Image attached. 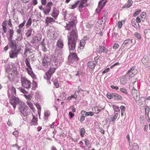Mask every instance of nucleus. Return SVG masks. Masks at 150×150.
<instances>
[{"instance_id": "nucleus-60", "label": "nucleus", "mask_w": 150, "mask_h": 150, "mask_svg": "<svg viewBox=\"0 0 150 150\" xmlns=\"http://www.w3.org/2000/svg\"><path fill=\"white\" fill-rule=\"evenodd\" d=\"M69 117L71 119L74 116V114L71 111H70L69 112Z\"/></svg>"}, {"instance_id": "nucleus-48", "label": "nucleus", "mask_w": 150, "mask_h": 150, "mask_svg": "<svg viewBox=\"0 0 150 150\" xmlns=\"http://www.w3.org/2000/svg\"><path fill=\"white\" fill-rule=\"evenodd\" d=\"M141 11V9H138L137 11H136L134 13L133 16L135 17L138 15L139 13Z\"/></svg>"}, {"instance_id": "nucleus-7", "label": "nucleus", "mask_w": 150, "mask_h": 150, "mask_svg": "<svg viewBox=\"0 0 150 150\" xmlns=\"http://www.w3.org/2000/svg\"><path fill=\"white\" fill-rule=\"evenodd\" d=\"M21 83L22 86L24 88H29L31 87L30 81L24 77H21Z\"/></svg>"}, {"instance_id": "nucleus-43", "label": "nucleus", "mask_w": 150, "mask_h": 150, "mask_svg": "<svg viewBox=\"0 0 150 150\" xmlns=\"http://www.w3.org/2000/svg\"><path fill=\"white\" fill-rule=\"evenodd\" d=\"M118 115V114L117 113H116L115 114L114 116L112 118L111 117V119L112 118V121L113 122H114L115 121L116 119L117 118Z\"/></svg>"}, {"instance_id": "nucleus-18", "label": "nucleus", "mask_w": 150, "mask_h": 150, "mask_svg": "<svg viewBox=\"0 0 150 150\" xmlns=\"http://www.w3.org/2000/svg\"><path fill=\"white\" fill-rule=\"evenodd\" d=\"M59 14V10L55 7H54L52 12V13L51 14L52 16L54 18L57 17Z\"/></svg>"}, {"instance_id": "nucleus-37", "label": "nucleus", "mask_w": 150, "mask_h": 150, "mask_svg": "<svg viewBox=\"0 0 150 150\" xmlns=\"http://www.w3.org/2000/svg\"><path fill=\"white\" fill-rule=\"evenodd\" d=\"M25 62L26 66L28 67V68H29L30 69L32 70V68L30 65L29 62L27 58L25 59Z\"/></svg>"}, {"instance_id": "nucleus-23", "label": "nucleus", "mask_w": 150, "mask_h": 150, "mask_svg": "<svg viewBox=\"0 0 150 150\" xmlns=\"http://www.w3.org/2000/svg\"><path fill=\"white\" fill-rule=\"evenodd\" d=\"M87 66L90 68L93 69L95 67L96 64L93 61H89L87 64Z\"/></svg>"}, {"instance_id": "nucleus-28", "label": "nucleus", "mask_w": 150, "mask_h": 150, "mask_svg": "<svg viewBox=\"0 0 150 150\" xmlns=\"http://www.w3.org/2000/svg\"><path fill=\"white\" fill-rule=\"evenodd\" d=\"M10 90L11 91V95H14V96H16V89L15 88H14L13 86H11V87H10L9 89L8 90V91L9 90Z\"/></svg>"}, {"instance_id": "nucleus-40", "label": "nucleus", "mask_w": 150, "mask_h": 150, "mask_svg": "<svg viewBox=\"0 0 150 150\" xmlns=\"http://www.w3.org/2000/svg\"><path fill=\"white\" fill-rule=\"evenodd\" d=\"M136 67L134 66H133L132 67L129 69V70L128 71H127V73L129 74H131V75L132 76L133 73L132 72V71L134 70L135 68Z\"/></svg>"}, {"instance_id": "nucleus-20", "label": "nucleus", "mask_w": 150, "mask_h": 150, "mask_svg": "<svg viewBox=\"0 0 150 150\" xmlns=\"http://www.w3.org/2000/svg\"><path fill=\"white\" fill-rule=\"evenodd\" d=\"M108 1H107L106 0L105 1L104 0H100L99 1L98 5H99V7L101 8L100 9V10L101 8H103Z\"/></svg>"}, {"instance_id": "nucleus-17", "label": "nucleus", "mask_w": 150, "mask_h": 150, "mask_svg": "<svg viewBox=\"0 0 150 150\" xmlns=\"http://www.w3.org/2000/svg\"><path fill=\"white\" fill-rule=\"evenodd\" d=\"M88 0H81L80 4L79 6V8L80 9H82L85 7L87 6V1ZM80 11H81L79 10Z\"/></svg>"}, {"instance_id": "nucleus-10", "label": "nucleus", "mask_w": 150, "mask_h": 150, "mask_svg": "<svg viewBox=\"0 0 150 150\" xmlns=\"http://www.w3.org/2000/svg\"><path fill=\"white\" fill-rule=\"evenodd\" d=\"M50 58V59L47 55H45L42 58V65L46 67H48L50 65L51 62Z\"/></svg>"}, {"instance_id": "nucleus-51", "label": "nucleus", "mask_w": 150, "mask_h": 150, "mask_svg": "<svg viewBox=\"0 0 150 150\" xmlns=\"http://www.w3.org/2000/svg\"><path fill=\"white\" fill-rule=\"evenodd\" d=\"M21 92L25 94L27 93L28 92L26 91L23 88H19Z\"/></svg>"}, {"instance_id": "nucleus-16", "label": "nucleus", "mask_w": 150, "mask_h": 150, "mask_svg": "<svg viewBox=\"0 0 150 150\" xmlns=\"http://www.w3.org/2000/svg\"><path fill=\"white\" fill-rule=\"evenodd\" d=\"M132 77L131 74H129L127 73L125 75L124 78L122 79L120 81V83L123 85H125L126 83L129 79Z\"/></svg>"}, {"instance_id": "nucleus-33", "label": "nucleus", "mask_w": 150, "mask_h": 150, "mask_svg": "<svg viewBox=\"0 0 150 150\" xmlns=\"http://www.w3.org/2000/svg\"><path fill=\"white\" fill-rule=\"evenodd\" d=\"M4 67L6 72H7L8 70L11 69V68L10 67L9 64H6Z\"/></svg>"}, {"instance_id": "nucleus-24", "label": "nucleus", "mask_w": 150, "mask_h": 150, "mask_svg": "<svg viewBox=\"0 0 150 150\" xmlns=\"http://www.w3.org/2000/svg\"><path fill=\"white\" fill-rule=\"evenodd\" d=\"M144 32L146 38L148 39L150 38V30L149 29H146L144 30Z\"/></svg>"}, {"instance_id": "nucleus-11", "label": "nucleus", "mask_w": 150, "mask_h": 150, "mask_svg": "<svg viewBox=\"0 0 150 150\" xmlns=\"http://www.w3.org/2000/svg\"><path fill=\"white\" fill-rule=\"evenodd\" d=\"M142 62L144 65L145 68L150 66V61L149 60L148 57L146 55H144L142 59Z\"/></svg>"}, {"instance_id": "nucleus-50", "label": "nucleus", "mask_w": 150, "mask_h": 150, "mask_svg": "<svg viewBox=\"0 0 150 150\" xmlns=\"http://www.w3.org/2000/svg\"><path fill=\"white\" fill-rule=\"evenodd\" d=\"M134 35L138 39H140L141 38V35L138 33L135 32L134 34Z\"/></svg>"}, {"instance_id": "nucleus-25", "label": "nucleus", "mask_w": 150, "mask_h": 150, "mask_svg": "<svg viewBox=\"0 0 150 150\" xmlns=\"http://www.w3.org/2000/svg\"><path fill=\"white\" fill-rule=\"evenodd\" d=\"M81 2V0H78L76 1L74 4L71 5V7L70 8L71 9H74L76 8L78 6H79V3Z\"/></svg>"}, {"instance_id": "nucleus-6", "label": "nucleus", "mask_w": 150, "mask_h": 150, "mask_svg": "<svg viewBox=\"0 0 150 150\" xmlns=\"http://www.w3.org/2000/svg\"><path fill=\"white\" fill-rule=\"evenodd\" d=\"M48 68H49V70L45 73L44 76V78L48 80H49L52 74L55 72L56 69V68L53 67H50Z\"/></svg>"}, {"instance_id": "nucleus-2", "label": "nucleus", "mask_w": 150, "mask_h": 150, "mask_svg": "<svg viewBox=\"0 0 150 150\" xmlns=\"http://www.w3.org/2000/svg\"><path fill=\"white\" fill-rule=\"evenodd\" d=\"M76 47H75V51L70 50V49L69 48L70 54L68 56V62L70 64H76L77 63V62L79 59L75 52L76 51Z\"/></svg>"}, {"instance_id": "nucleus-54", "label": "nucleus", "mask_w": 150, "mask_h": 150, "mask_svg": "<svg viewBox=\"0 0 150 150\" xmlns=\"http://www.w3.org/2000/svg\"><path fill=\"white\" fill-rule=\"evenodd\" d=\"M25 21L24 20L23 21V22L20 24L18 26V27L20 28H22L24 25L25 23Z\"/></svg>"}, {"instance_id": "nucleus-56", "label": "nucleus", "mask_w": 150, "mask_h": 150, "mask_svg": "<svg viewBox=\"0 0 150 150\" xmlns=\"http://www.w3.org/2000/svg\"><path fill=\"white\" fill-rule=\"evenodd\" d=\"M37 84L36 82H35L34 81H33V84L32 85L33 88H35L36 87H37Z\"/></svg>"}, {"instance_id": "nucleus-4", "label": "nucleus", "mask_w": 150, "mask_h": 150, "mask_svg": "<svg viewBox=\"0 0 150 150\" xmlns=\"http://www.w3.org/2000/svg\"><path fill=\"white\" fill-rule=\"evenodd\" d=\"M8 95L11 104H19V105H21V103H23L19 99L18 97H16V96L14 95H11L8 92Z\"/></svg>"}, {"instance_id": "nucleus-55", "label": "nucleus", "mask_w": 150, "mask_h": 150, "mask_svg": "<svg viewBox=\"0 0 150 150\" xmlns=\"http://www.w3.org/2000/svg\"><path fill=\"white\" fill-rule=\"evenodd\" d=\"M120 90L122 92L125 93V94H127V92L125 88H121L120 89Z\"/></svg>"}, {"instance_id": "nucleus-13", "label": "nucleus", "mask_w": 150, "mask_h": 150, "mask_svg": "<svg viewBox=\"0 0 150 150\" xmlns=\"http://www.w3.org/2000/svg\"><path fill=\"white\" fill-rule=\"evenodd\" d=\"M52 4H53L52 1L48 2L47 3L46 6V7L44 8L43 12L45 14L47 15V14H48L50 12L51 6L52 5Z\"/></svg>"}, {"instance_id": "nucleus-64", "label": "nucleus", "mask_w": 150, "mask_h": 150, "mask_svg": "<svg viewBox=\"0 0 150 150\" xmlns=\"http://www.w3.org/2000/svg\"><path fill=\"white\" fill-rule=\"evenodd\" d=\"M120 109L121 110V112H124L125 110V107L123 105H121L120 107Z\"/></svg>"}, {"instance_id": "nucleus-63", "label": "nucleus", "mask_w": 150, "mask_h": 150, "mask_svg": "<svg viewBox=\"0 0 150 150\" xmlns=\"http://www.w3.org/2000/svg\"><path fill=\"white\" fill-rule=\"evenodd\" d=\"M122 22L120 21H119L117 24L118 27L119 28H122Z\"/></svg>"}, {"instance_id": "nucleus-15", "label": "nucleus", "mask_w": 150, "mask_h": 150, "mask_svg": "<svg viewBox=\"0 0 150 150\" xmlns=\"http://www.w3.org/2000/svg\"><path fill=\"white\" fill-rule=\"evenodd\" d=\"M76 25L73 22L72 23L69 22L68 23H66V25L64 27L66 30L69 31L73 30L74 28H76Z\"/></svg>"}, {"instance_id": "nucleus-32", "label": "nucleus", "mask_w": 150, "mask_h": 150, "mask_svg": "<svg viewBox=\"0 0 150 150\" xmlns=\"http://www.w3.org/2000/svg\"><path fill=\"white\" fill-rule=\"evenodd\" d=\"M81 114L82 115L80 117V118L79 120V121L81 123L83 122L85 120V117L84 113L83 112H82V110L81 111Z\"/></svg>"}, {"instance_id": "nucleus-1", "label": "nucleus", "mask_w": 150, "mask_h": 150, "mask_svg": "<svg viewBox=\"0 0 150 150\" xmlns=\"http://www.w3.org/2000/svg\"><path fill=\"white\" fill-rule=\"evenodd\" d=\"M70 32L68 37V45L70 50L75 51V47H76V43L78 38V31L76 28Z\"/></svg>"}, {"instance_id": "nucleus-14", "label": "nucleus", "mask_w": 150, "mask_h": 150, "mask_svg": "<svg viewBox=\"0 0 150 150\" xmlns=\"http://www.w3.org/2000/svg\"><path fill=\"white\" fill-rule=\"evenodd\" d=\"M56 46L57 47L56 49V52L60 50H61L63 48L64 44L63 42V41L62 40L60 39L57 41Z\"/></svg>"}, {"instance_id": "nucleus-22", "label": "nucleus", "mask_w": 150, "mask_h": 150, "mask_svg": "<svg viewBox=\"0 0 150 150\" xmlns=\"http://www.w3.org/2000/svg\"><path fill=\"white\" fill-rule=\"evenodd\" d=\"M82 112L84 114L85 116L86 117L88 116H92L94 115L93 112L91 111L88 112L85 110H82Z\"/></svg>"}, {"instance_id": "nucleus-35", "label": "nucleus", "mask_w": 150, "mask_h": 150, "mask_svg": "<svg viewBox=\"0 0 150 150\" xmlns=\"http://www.w3.org/2000/svg\"><path fill=\"white\" fill-rule=\"evenodd\" d=\"M80 133L81 136V137H83L84 136V134L85 133V130L84 128H81V129L80 131Z\"/></svg>"}, {"instance_id": "nucleus-12", "label": "nucleus", "mask_w": 150, "mask_h": 150, "mask_svg": "<svg viewBox=\"0 0 150 150\" xmlns=\"http://www.w3.org/2000/svg\"><path fill=\"white\" fill-rule=\"evenodd\" d=\"M8 45L10 48L12 49H16L17 48V45L18 42H16V40H14L12 39H11L8 40Z\"/></svg>"}, {"instance_id": "nucleus-3", "label": "nucleus", "mask_w": 150, "mask_h": 150, "mask_svg": "<svg viewBox=\"0 0 150 150\" xmlns=\"http://www.w3.org/2000/svg\"><path fill=\"white\" fill-rule=\"evenodd\" d=\"M19 108L20 112L24 117L27 116L28 115L30 114L31 111L24 103H22L21 105H19Z\"/></svg>"}, {"instance_id": "nucleus-53", "label": "nucleus", "mask_w": 150, "mask_h": 150, "mask_svg": "<svg viewBox=\"0 0 150 150\" xmlns=\"http://www.w3.org/2000/svg\"><path fill=\"white\" fill-rule=\"evenodd\" d=\"M137 23L136 22L135 19L134 18L132 19L131 22V23L132 25L134 27V25H136L137 24Z\"/></svg>"}, {"instance_id": "nucleus-26", "label": "nucleus", "mask_w": 150, "mask_h": 150, "mask_svg": "<svg viewBox=\"0 0 150 150\" xmlns=\"http://www.w3.org/2000/svg\"><path fill=\"white\" fill-rule=\"evenodd\" d=\"M132 0H129L127 4L122 7L123 8H129L132 4Z\"/></svg>"}, {"instance_id": "nucleus-36", "label": "nucleus", "mask_w": 150, "mask_h": 150, "mask_svg": "<svg viewBox=\"0 0 150 150\" xmlns=\"http://www.w3.org/2000/svg\"><path fill=\"white\" fill-rule=\"evenodd\" d=\"M99 106L98 107L97 106L94 107H93L92 108V110L93 111V112L95 111V112H95L96 114L98 113L99 112H100L101 111V110L100 109H98V108L97 109V110H96V109L97 108H99Z\"/></svg>"}, {"instance_id": "nucleus-61", "label": "nucleus", "mask_w": 150, "mask_h": 150, "mask_svg": "<svg viewBox=\"0 0 150 150\" xmlns=\"http://www.w3.org/2000/svg\"><path fill=\"white\" fill-rule=\"evenodd\" d=\"M8 24L9 25V27L11 28L13 27V25L12 24L11 20V19H9L8 21Z\"/></svg>"}, {"instance_id": "nucleus-57", "label": "nucleus", "mask_w": 150, "mask_h": 150, "mask_svg": "<svg viewBox=\"0 0 150 150\" xmlns=\"http://www.w3.org/2000/svg\"><path fill=\"white\" fill-rule=\"evenodd\" d=\"M24 96L25 97V98L29 100H30V98H32V96H31V95L29 94L28 95H24Z\"/></svg>"}, {"instance_id": "nucleus-8", "label": "nucleus", "mask_w": 150, "mask_h": 150, "mask_svg": "<svg viewBox=\"0 0 150 150\" xmlns=\"http://www.w3.org/2000/svg\"><path fill=\"white\" fill-rule=\"evenodd\" d=\"M106 96L109 99L112 98H114L117 100H122V97L121 95L116 93H108L107 94Z\"/></svg>"}, {"instance_id": "nucleus-39", "label": "nucleus", "mask_w": 150, "mask_h": 150, "mask_svg": "<svg viewBox=\"0 0 150 150\" xmlns=\"http://www.w3.org/2000/svg\"><path fill=\"white\" fill-rule=\"evenodd\" d=\"M85 41H84V40H83V39L81 40L80 41L79 47H82L83 48L84 47L85 44Z\"/></svg>"}, {"instance_id": "nucleus-21", "label": "nucleus", "mask_w": 150, "mask_h": 150, "mask_svg": "<svg viewBox=\"0 0 150 150\" xmlns=\"http://www.w3.org/2000/svg\"><path fill=\"white\" fill-rule=\"evenodd\" d=\"M8 32L9 33V37L7 38L8 40L12 39L13 38V36L14 33V31L12 29H10L9 28L8 29Z\"/></svg>"}, {"instance_id": "nucleus-59", "label": "nucleus", "mask_w": 150, "mask_h": 150, "mask_svg": "<svg viewBox=\"0 0 150 150\" xmlns=\"http://www.w3.org/2000/svg\"><path fill=\"white\" fill-rule=\"evenodd\" d=\"M141 18H140L139 17H137L136 18V22L137 23V25H138L139 26V24L138 23H139L141 22Z\"/></svg>"}, {"instance_id": "nucleus-41", "label": "nucleus", "mask_w": 150, "mask_h": 150, "mask_svg": "<svg viewBox=\"0 0 150 150\" xmlns=\"http://www.w3.org/2000/svg\"><path fill=\"white\" fill-rule=\"evenodd\" d=\"M112 107L115 111L118 112L120 111V109L118 106L113 105Z\"/></svg>"}, {"instance_id": "nucleus-62", "label": "nucleus", "mask_w": 150, "mask_h": 150, "mask_svg": "<svg viewBox=\"0 0 150 150\" xmlns=\"http://www.w3.org/2000/svg\"><path fill=\"white\" fill-rule=\"evenodd\" d=\"M100 8H101L99 7V5H98V8L96 10V11L98 13H100L101 10L103 9L101 8V9L100 10Z\"/></svg>"}, {"instance_id": "nucleus-29", "label": "nucleus", "mask_w": 150, "mask_h": 150, "mask_svg": "<svg viewBox=\"0 0 150 150\" xmlns=\"http://www.w3.org/2000/svg\"><path fill=\"white\" fill-rule=\"evenodd\" d=\"M32 30V28H30L27 30V32L25 33V35L28 38L31 36Z\"/></svg>"}, {"instance_id": "nucleus-44", "label": "nucleus", "mask_w": 150, "mask_h": 150, "mask_svg": "<svg viewBox=\"0 0 150 150\" xmlns=\"http://www.w3.org/2000/svg\"><path fill=\"white\" fill-rule=\"evenodd\" d=\"M133 149L134 150H138L139 149V146L136 143H134L133 145Z\"/></svg>"}, {"instance_id": "nucleus-27", "label": "nucleus", "mask_w": 150, "mask_h": 150, "mask_svg": "<svg viewBox=\"0 0 150 150\" xmlns=\"http://www.w3.org/2000/svg\"><path fill=\"white\" fill-rule=\"evenodd\" d=\"M52 81L53 82L54 86L56 88H58L59 87V83L57 79H52Z\"/></svg>"}, {"instance_id": "nucleus-34", "label": "nucleus", "mask_w": 150, "mask_h": 150, "mask_svg": "<svg viewBox=\"0 0 150 150\" xmlns=\"http://www.w3.org/2000/svg\"><path fill=\"white\" fill-rule=\"evenodd\" d=\"M132 42V39H128L125 40L123 42V44L125 45H127V44H131V43Z\"/></svg>"}, {"instance_id": "nucleus-38", "label": "nucleus", "mask_w": 150, "mask_h": 150, "mask_svg": "<svg viewBox=\"0 0 150 150\" xmlns=\"http://www.w3.org/2000/svg\"><path fill=\"white\" fill-rule=\"evenodd\" d=\"M60 97L62 99L65 100L66 98V94L64 92L60 93Z\"/></svg>"}, {"instance_id": "nucleus-49", "label": "nucleus", "mask_w": 150, "mask_h": 150, "mask_svg": "<svg viewBox=\"0 0 150 150\" xmlns=\"http://www.w3.org/2000/svg\"><path fill=\"white\" fill-rule=\"evenodd\" d=\"M29 68H26V69L27 70L28 74L29 75L31 76V75H32V74H33L34 72L32 70H32L30 69V70H29Z\"/></svg>"}, {"instance_id": "nucleus-9", "label": "nucleus", "mask_w": 150, "mask_h": 150, "mask_svg": "<svg viewBox=\"0 0 150 150\" xmlns=\"http://www.w3.org/2000/svg\"><path fill=\"white\" fill-rule=\"evenodd\" d=\"M19 52H20V50L19 49H11L9 53V57L11 58L17 57Z\"/></svg>"}, {"instance_id": "nucleus-46", "label": "nucleus", "mask_w": 150, "mask_h": 150, "mask_svg": "<svg viewBox=\"0 0 150 150\" xmlns=\"http://www.w3.org/2000/svg\"><path fill=\"white\" fill-rule=\"evenodd\" d=\"M32 23V20L31 18H29V19L27 23L26 24V26L27 27H28V26H29Z\"/></svg>"}, {"instance_id": "nucleus-42", "label": "nucleus", "mask_w": 150, "mask_h": 150, "mask_svg": "<svg viewBox=\"0 0 150 150\" xmlns=\"http://www.w3.org/2000/svg\"><path fill=\"white\" fill-rule=\"evenodd\" d=\"M27 103L31 110H33L34 109L33 108V105L31 102L27 101Z\"/></svg>"}, {"instance_id": "nucleus-19", "label": "nucleus", "mask_w": 150, "mask_h": 150, "mask_svg": "<svg viewBox=\"0 0 150 150\" xmlns=\"http://www.w3.org/2000/svg\"><path fill=\"white\" fill-rule=\"evenodd\" d=\"M33 118L31 120V122H30L31 125H33L34 126H36L38 124V118L35 117V116L32 114Z\"/></svg>"}, {"instance_id": "nucleus-31", "label": "nucleus", "mask_w": 150, "mask_h": 150, "mask_svg": "<svg viewBox=\"0 0 150 150\" xmlns=\"http://www.w3.org/2000/svg\"><path fill=\"white\" fill-rule=\"evenodd\" d=\"M54 20L53 18L52 17H47L45 20L46 23L48 24L51 22L54 21Z\"/></svg>"}, {"instance_id": "nucleus-30", "label": "nucleus", "mask_w": 150, "mask_h": 150, "mask_svg": "<svg viewBox=\"0 0 150 150\" xmlns=\"http://www.w3.org/2000/svg\"><path fill=\"white\" fill-rule=\"evenodd\" d=\"M145 113V115L149 117V108L147 106H145L144 107Z\"/></svg>"}, {"instance_id": "nucleus-47", "label": "nucleus", "mask_w": 150, "mask_h": 150, "mask_svg": "<svg viewBox=\"0 0 150 150\" xmlns=\"http://www.w3.org/2000/svg\"><path fill=\"white\" fill-rule=\"evenodd\" d=\"M99 49L100 50H99V52H104L105 51V47L103 46H99Z\"/></svg>"}, {"instance_id": "nucleus-45", "label": "nucleus", "mask_w": 150, "mask_h": 150, "mask_svg": "<svg viewBox=\"0 0 150 150\" xmlns=\"http://www.w3.org/2000/svg\"><path fill=\"white\" fill-rule=\"evenodd\" d=\"M50 112L49 110H47V111H45L44 112V115L45 117H49L50 116Z\"/></svg>"}, {"instance_id": "nucleus-5", "label": "nucleus", "mask_w": 150, "mask_h": 150, "mask_svg": "<svg viewBox=\"0 0 150 150\" xmlns=\"http://www.w3.org/2000/svg\"><path fill=\"white\" fill-rule=\"evenodd\" d=\"M57 55L56 56L55 55H52L51 58H50L51 61L53 62L54 63H60L62 62L63 59H62V57L61 53H56Z\"/></svg>"}, {"instance_id": "nucleus-52", "label": "nucleus", "mask_w": 150, "mask_h": 150, "mask_svg": "<svg viewBox=\"0 0 150 150\" xmlns=\"http://www.w3.org/2000/svg\"><path fill=\"white\" fill-rule=\"evenodd\" d=\"M12 67L13 68V70H12L13 73L14 74H18V71H17V69L16 67H13V66H12Z\"/></svg>"}, {"instance_id": "nucleus-58", "label": "nucleus", "mask_w": 150, "mask_h": 150, "mask_svg": "<svg viewBox=\"0 0 150 150\" xmlns=\"http://www.w3.org/2000/svg\"><path fill=\"white\" fill-rule=\"evenodd\" d=\"M146 14V12H143L140 15V17L141 18H144V19H145V15Z\"/></svg>"}]
</instances>
